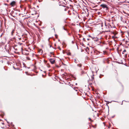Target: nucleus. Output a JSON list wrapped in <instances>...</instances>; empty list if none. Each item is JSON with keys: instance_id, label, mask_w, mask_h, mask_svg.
Returning <instances> with one entry per match:
<instances>
[{"instance_id": "30", "label": "nucleus", "mask_w": 129, "mask_h": 129, "mask_svg": "<svg viewBox=\"0 0 129 129\" xmlns=\"http://www.w3.org/2000/svg\"><path fill=\"white\" fill-rule=\"evenodd\" d=\"M51 45H50V47H51Z\"/></svg>"}, {"instance_id": "9", "label": "nucleus", "mask_w": 129, "mask_h": 129, "mask_svg": "<svg viewBox=\"0 0 129 129\" xmlns=\"http://www.w3.org/2000/svg\"><path fill=\"white\" fill-rule=\"evenodd\" d=\"M103 54L104 55L107 54V52L106 51H103Z\"/></svg>"}, {"instance_id": "24", "label": "nucleus", "mask_w": 129, "mask_h": 129, "mask_svg": "<svg viewBox=\"0 0 129 129\" xmlns=\"http://www.w3.org/2000/svg\"><path fill=\"white\" fill-rule=\"evenodd\" d=\"M44 61L45 63H46L47 62V61L45 60H44Z\"/></svg>"}, {"instance_id": "14", "label": "nucleus", "mask_w": 129, "mask_h": 129, "mask_svg": "<svg viewBox=\"0 0 129 129\" xmlns=\"http://www.w3.org/2000/svg\"><path fill=\"white\" fill-rule=\"evenodd\" d=\"M4 113H1L0 115L2 117H3L4 116Z\"/></svg>"}, {"instance_id": "21", "label": "nucleus", "mask_w": 129, "mask_h": 129, "mask_svg": "<svg viewBox=\"0 0 129 129\" xmlns=\"http://www.w3.org/2000/svg\"><path fill=\"white\" fill-rule=\"evenodd\" d=\"M115 36H114H114H112V38H113V39H114L115 38Z\"/></svg>"}, {"instance_id": "1", "label": "nucleus", "mask_w": 129, "mask_h": 129, "mask_svg": "<svg viewBox=\"0 0 129 129\" xmlns=\"http://www.w3.org/2000/svg\"><path fill=\"white\" fill-rule=\"evenodd\" d=\"M101 26L103 31L104 32H110L111 31V29H112L111 26L108 24H107L105 22L104 23H102Z\"/></svg>"}, {"instance_id": "11", "label": "nucleus", "mask_w": 129, "mask_h": 129, "mask_svg": "<svg viewBox=\"0 0 129 129\" xmlns=\"http://www.w3.org/2000/svg\"><path fill=\"white\" fill-rule=\"evenodd\" d=\"M94 128H95L96 127L97 125L95 124L94 125H91Z\"/></svg>"}, {"instance_id": "35", "label": "nucleus", "mask_w": 129, "mask_h": 129, "mask_svg": "<svg viewBox=\"0 0 129 129\" xmlns=\"http://www.w3.org/2000/svg\"><path fill=\"white\" fill-rule=\"evenodd\" d=\"M21 49H22V48H21Z\"/></svg>"}, {"instance_id": "27", "label": "nucleus", "mask_w": 129, "mask_h": 129, "mask_svg": "<svg viewBox=\"0 0 129 129\" xmlns=\"http://www.w3.org/2000/svg\"><path fill=\"white\" fill-rule=\"evenodd\" d=\"M63 65H64V66H66L67 65L66 64H63Z\"/></svg>"}, {"instance_id": "4", "label": "nucleus", "mask_w": 129, "mask_h": 129, "mask_svg": "<svg viewBox=\"0 0 129 129\" xmlns=\"http://www.w3.org/2000/svg\"><path fill=\"white\" fill-rule=\"evenodd\" d=\"M109 32H111L114 36H115L118 34V32L117 31L115 30L113 31L112 29H111V31H110Z\"/></svg>"}, {"instance_id": "8", "label": "nucleus", "mask_w": 129, "mask_h": 129, "mask_svg": "<svg viewBox=\"0 0 129 129\" xmlns=\"http://www.w3.org/2000/svg\"><path fill=\"white\" fill-rule=\"evenodd\" d=\"M38 52L40 55H41L43 53V51L42 49H40L39 50Z\"/></svg>"}, {"instance_id": "15", "label": "nucleus", "mask_w": 129, "mask_h": 129, "mask_svg": "<svg viewBox=\"0 0 129 129\" xmlns=\"http://www.w3.org/2000/svg\"><path fill=\"white\" fill-rule=\"evenodd\" d=\"M77 66L79 67H81L82 66V64H78L77 65Z\"/></svg>"}, {"instance_id": "6", "label": "nucleus", "mask_w": 129, "mask_h": 129, "mask_svg": "<svg viewBox=\"0 0 129 129\" xmlns=\"http://www.w3.org/2000/svg\"><path fill=\"white\" fill-rule=\"evenodd\" d=\"M16 2L15 1H13L10 4V5L11 6L13 7L16 5Z\"/></svg>"}, {"instance_id": "17", "label": "nucleus", "mask_w": 129, "mask_h": 129, "mask_svg": "<svg viewBox=\"0 0 129 129\" xmlns=\"http://www.w3.org/2000/svg\"><path fill=\"white\" fill-rule=\"evenodd\" d=\"M126 52V51L124 49L122 52V53L123 54H124L125 52Z\"/></svg>"}, {"instance_id": "26", "label": "nucleus", "mask_w": 129, "mask_h": 129, "mask_svg": "<svg viewBox=\"0 0 129 129\" xmlns=\"http://www.w3.org/2000/svg\"><path fill=\"white\" fill-rule=\"evenodd\" d=\"M50 54H53V52H50Z\"/></svg>"}, {"instance_id": "32", "label": "nucleus", "mask_w": 129, "mask_h": 129, "mask_svg": "<svg viewBox=\"0 0 129 129\" xmlns=\"http://www.w3.org/2000/svg\"><path fill=\"white\" fill-rule=\"evenodd\" d=\"M55 46H56V44H55Z\"/></svg>"}, {"instance_id": "31", "label": "nucleus", "mask_w": 129, "mask_h": 129, "mask_svg": "<svg viewBox=\"0 0 129 129\" xmlns=\"http://www.w3.org/2000/svg\"><path fill=\"white\" fill-rule=\"evenodd\" d=\"M89 39H87V40H89Z\"/></svg>"}, {"instance_id": "5", "label": "nucleus", "mask_w": 129, "mask_h": 129, "mask_svg": "<svg viewBox=\"0 0 129 129\" xmlns=\"http://www.w3.org/2000/svg\"><path fill=\"white\" fill-rule=\"evenodd\" d=\"M49 60L52 64H53L55 62V60L54 59L50 58Z\"/></svg>"}, {"instance_id": "23", "label": "nucleus", "mask_w": 129, "mask_h": 129, "mask_svg": "<svg viewBox=\"0 0 129 129\" xmlns=\"http://www.w3.org/2000/svg\"><path fill=\"white\" fill-rule=\"evenodd\" d=\"M83 40H84V41H85V39L84 38H83Z\"/></svg>"}, {"instance_id": "12", "label": "nucleus", "mask_w": 129, "mask_h": 129, "mask_svg": "<svg viewBox=\"0 0 129 129\" xmlns=\"http://www.w3.org/2000/svg\"><path fill=\"white\" fill-rule=\"evenodd\" d=\"M94 77H92L91 79V81L92 82H94Z\"/></svg>"}, {"instance_id": "7", "label": "nucleus", "mask_w": 129, "mask_h": 129, "mask_svg": "<svg viewBox=\"0 0 129 129\" xmlns=\"http://www.w3.org/2000/svg\"><path fill=\"white\" fill-rule=\"evenodd\" d=\"M108 6L105 4H102L100 5V6L102 7L103 9L104 8H107V6Z\"/></svg>"}, {"instance_id": "3", "label": "nucleus", "mask_w": 129, "mask_h": 129, "mask_svg": "<svg viewBox=\"0 0 129 129\" xmlns=\"http://www.w3.org/2000/svg\"><path fill=\"white\" fill-rule=\"evenodd\" d=\"M20 7L22 11L24 13H25L24 12H25V11L26 10V7L25 6H20Z\"/></svg>"}, {"instance_id": "25", "label": "nucleus", "mask_w": 129, "mask_h": 129, "mask_svg": "<svg viewBox=\"0 0 129 129\" xmlns=\"http://www.w3.org/2000/svg\"><path fill=\"white\" fill-rule=\"evenodd\" d=\"M89 84H90V85H92V83H89Z\"/></svg>"}, {"instance_id": "20", "label": "nucleus", "mask_w": 129, "mask_h": 129, "mask_svg": "<svg viewBox=\"0 0 129 129\" xmlns=\"http://www.w3.org/2000/svg\"><path fill=\"white\" fill-rule=\"evenodd\" d=\"M58 49H59L60 50H61V48H60V47L59 46L58 47Z\"/></svg>"}, {"instance_id": "13", "label": "nucleus", "mask_w": 129, "mask_h": 129, "mask_svg": "<svg viewBox=\"0 0 129 129\" xmlns=\"http://www.w3.org/2000/svg\"><path fill=\"white\" fill-rule=\"evenodd\" d=\"M15 31V30H13L11 34L12 35H13V34L14 33Z\"/></svg>"}, {"instance_id": "18", "label": "nucleus", "mask_w": 129, "mask_h": 129, "mask_svg": "<svg viewBox=\"0 0 129 129\" xmlns=\"http://www.w3.org/2000/svg\"><path fill=\"white\" fill-rule=\"evenodd\" d=\"M71 53L70 52H69L67 53V55H71Z\"/></svg>"}, {"instance_id": "34", "label": "nucleus", "mask_w": 129, "mask_h": 129, "mask_svg": "<svg viewBox=\"0 0 129 129\" xmlns=\"http://www.w3.org/2000/svg\"><path fill=\"white\" fill-rule=\"evenodd\" d=\"M1 121V119H0V121Z\"/></svg>"}, {"instance_id": "2", "label": "nucleus", "mask_w": 129, "mask_h": 129, "mask_svg": "<svg viewBox=\"0 0 129 129\" xmlns=\"http://www.w3.org/2000/svg\"><path fill=\"white\" fill-rule=\"evenodd\" d=\"M30 11L32 15L35 14L36 13L35 9L34 8H33L30 9Z\"/></svg>"}, {"instance_id": "10", "label": "nucleus", "mask_w": 129, "mask_h": 129, "mask_svg": "<svg viewBox=\"0 0 129 129\" xmlns=\"http://www.w3.org/2000/svg\"><path fill=\"white\" fill-rule=\"evenodd\" d=\"M104 9L105 10V11L107 12V11H108V6H107V8H104Z\"/></svg>"}, {"instance_id": "16", "label": "nucleus", "mask_w": 129, "mask_h": 129, "mask_svg": "<svg viewBox=\"0 0 129 129\" xmlns=\"http://www.w3.org/2000/svg\"><path fill=\"white\" fill-rule=\"evenodd\" d=\"M88 119L89 120H90V121L91 122H93V120H91V118H88Z\"/></svg>"}, {"instance_id": "29", "label": "nucleus", "mask_w": 129, "mask_h": 129, "mask_svg": "<svg viewBox=\"0 0 129 129\" xmlns=\"http://www.w3.org/2000/svg\"><path fill=\"white\" fill-rule=\"evenodd\" d=\"M66 9H67V8H66L65 9V10L66 11Z\"/></svg>"}, {"instance_id": "28", "label": "nucleus", "mask_w": 129, "mask_h": 129, "mask_svg": "<svg viewBox=\"0 0 129 129\" xmlns=\"http://www.w3.org/2000/svg\"><path fill=\"white\" fill-rule=\"evenodd\" d=\"M19 39L20 40H21V38H19Z\"/></svg>"}, {"instance_id": "22", "label": "nucleus", "mask_w": 129, "mask_h": 129, "mask_svg": "<svg viewBox=\"0 0 129 129\" xmlns=\"http://www.w3.org/2000/svg\"><path fill=\"white\" fill-rule=\"evenodd\" d=\"M47 67H50V65H49V64H47Z\"/></svg>"}, {"instance_id": "33", "label": "nucleus", "mask_w": 129, "mask_h": 129, "mask_svg": "<svg viewBox=\"0 0 129 129\" xmlns=\"http://www.w3.org/2000/svg\"><path fill=\"white\" fill-rule=\"evenodd\" d=\"M76 14H77V15H78V14L77 13Z\"/></svg>"}, {"instance_id": "19", "label": "nucleus", "mask_w": 129, "mask_h": 129, "mask_svg": "<svg viewBox=\"0 0 129 129\" xmlns=\"http://www.w3.org/2000/svg\"><path fill=\"white\" fill-rule=\"evenodd\" d=\"M55 38H57L58 36V35H57L55 34Z\"/></svg>"}]
</instances>
